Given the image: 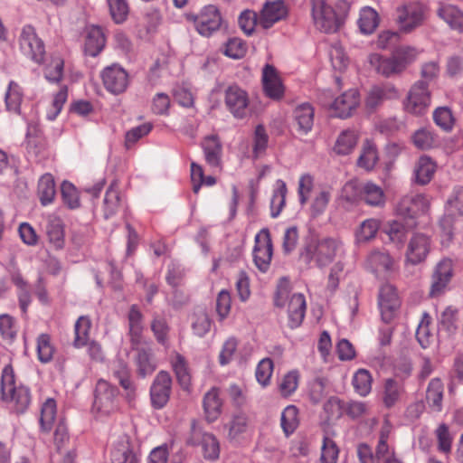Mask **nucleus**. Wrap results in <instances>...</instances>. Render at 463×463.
Listing matches in <instances>:
<instances>
[{"label": "nucleus", "mask_w": 463, "mask_h": 463, "mask_svg": "<svg viewBox=\"0 0 463 463\" xmlns=\"http://www.w3.org/2000/svg\"><path fill=\"white\" fill-rule=\"evenodd\" d=\"M339 243L332 238H311L299 253V260L309 266L313 260L319 268L329 265L335 259Z\"/></svg>", "instance_id": "f257e3e1"}, {"label": "nucleus", "mask_w": 463, "mask_h": 463, "mask_svg": "<svg viewBox=\"0 0 463 463\" xmlns=\"http://www.w3.org/2000/svg\"><path fill=\"white\" fill-rule=\"evenodd\" d=\"M312 5V16L316 26L325 33H335L344 24L347 13V5L343 3V8L339 12L335 10L327 0H310Z\"/></svg>", "instance_id": "f03ea898"}, {"label": "nucleus", "mask_w": 463, "mask_h": 463, "mask_svg": "<svg viewBox=\"0 0 463 463\" xmlns=\"http://www.w3.org/2000/svg\"><path fill=\"white\" fill-rule=\"evenodd\" d=\"M319 102L334 111V116L340 118L351 117L360 104V93L356 89H350L334 99L330 90H324L318 96Z\"/></svg>", "instance_id": "7ed1b4c3"}, {"label": "nucleus", "mask_w": 463, "mask_h": 463, "mask_svg": "<svg viewBox=\"0 0 463 463\" xmlns=\"http://www.w3.org/2000/svg\"><path fill=\"white\" fill-rule=\"evenodd\" d=\"M1 393L4 401L14 402V409L18 413H23L31 402L29 389L24 386H15L14 373L10 364L6 365L2 373Z\"/></svg>", "instance_id": "20e7f679"}, {"label": "nucleus", "mask_w": 463, "mask_h": 463, "mask_svg": "<svg viewBox=\"0 0 463 463\" xmlns=\"http://www.w3.org/2000/svg\"><path fill=\"white\" fill-rule=\"evenodd\" d=\"M429 207L430 202L424 194H410L398 202L396 213L404 222H408V227H416V219L425 213Z\"/></svg>", "instance_id": "39448f33"}, {"label": "nucleus", "mask_w": 463, "mask_h": 463, "mask_svg": "<svg viewBox=\"0 0 463 463\" xmlns=\"http://www.w3.org/2000/svg\"><path fill=\"white\" fill-rule=\"evenodd\" d=\"M100 77L104 88L114 95L124 93L129 85V75L119 64L113 63L105 67Z\"/></svg>", "instance_id": "423d86ee"}, {"label": "nucleus", "mask_w": 463, "mask_h": 463, "mask_svg": "<svg viewBox=\"0 0 463 463\" xmlns=\"http://www.w3.org/2000/svg\"><path fill=\"white\" fill-rule=\"evenodd\" d=\"M431 95L426 81L418 80L411 88L405 109L413 115H422L430 105Z\"/></svg>", "instance_id": "0eeeda50"}, {"label": "nucleus", "mask_w": 463, "mask_h": 463, "mask_svg": "<svg viewBox=\"0 0 463 463\" xmlns=\"http://www.w3.org/2000/svg\"><path fill=\"white\" fill-rule=\"evenodd\" d=\"M20 48L24 55L30 57L36 63L43 61L45 49L43 42L37 36L31 25L23 28L19 38Z\"/></svg>", "instance_id": "6e6552de"}, {"label": "nucleus", "mask_w": 463, "mask_h": 463, "mask_svg": "<svg viewBox=\"0 0 463 463\" xmlns=\"http://www.w3.org/2000/svg\"><path fill=\"white\" fill-rule=\"evenodd\" d=\"M272 254L273 245L269 232L268 229H262L255 237L253 249L254 263L261 272H266L269 269Z\"/></svg>", "instance_id": "1a4fd4ad"}, {"label": "nucleus", "mask_w": 463, "mask_h": 463, "mask_svg": "<svg viewBox=\"0 0 463 463\" xmlns=\"http://www.w3.org/2000/svg\"><path fill=\"white\" fill-rule=\"evenodd\" d=\"M172 392V377L166 371H160L150 388L151 404L155 409L164 408Z\"/></svg>", "instance_id": "9d476101"}, {"label": "nucleus", "mask_w": 463, "mask_h": 463, "mask_svg": "<svg viewBox=\"0 0 463 463\" xmlns=\"http://www.w3.org/2000/svg\"><path fill=\"white\" fill-rule=\"evenodd\" d=\"M453 277V263L449 259H442L434 267L431 275L430 297L436 298L444 293Z\"/></svg>", "instance_id": "9b49d317"}, {"label": "nucleus", "mask_w": 463, "mask_h": 463, "mask_svg": "<svg viewBox=\"0 0 463 463\" xmlns=\"http://www.w3.org/2000/svg\"><path fill=\"white\" fill-rule=\"evenodd\" d=\"M224 102L235 118H244L248 115L249 97L238 85H231L225 90Z\"/></svg>", "instance_id": "f8f14e48"}, {"label": "nucleus", "mask_w": 463, "mask_h": 463, "mask_svg": "<svg viewBox=\"0 0 463 463\" xmlns=\"http://www.w3.org/2000/svg\"><path fill=\"white\" fill-rule=\"evenodd\" d=\"M118 389L105 380L98 381L95 389L94 408L109 414L117 407Z\"/></svg>", "instance_id": "ddd939ff"}, {"label": "nucleus", "mask_w": 463, "mask_h": 463, "mask_svg": "<svg viewBox=\"0 0 463 463\" xmlns=\"http://www.w3.org/2000/svg\"><path fill=\"white\" fill-rule=\"evenodd\" d=\"M222 22L220 11L213 5L205 6L200 14L194 17L196 31L205 37L212 35L213 32L219 30Z\"/></svg>", "instance_id": "4468645a"}, {"label": "nucleus", "mask_w": 463, "mask_h": 463, "mask_svg": "<svg viewBox=\"0 0 463 463\" xmlns=\"http://www.w3.org/2000/svg\"><path fill=\"white\" fill-rule=\"evenodd\" d=\"M186 442L192 446L201 443L205 458L215 459L219 457L220 448L216 438L211 433L203 432L194 425L192 427L191 437Z\"/></svg>", "instance_id": "2eb2a0df"}, {"label": "nucleus", "mask_w": 463, "mask_h": 463, "mask_svg": "<svg viewBox=\"0 0 463 463\" xmlns=\"http://www.w3.org/2000/svg\"><path fill=\"white\" fill-rule=\"evenodd\" d=\"M288 15V8L283 0L267 1L260 14L259 24L269 29Z\"/></svg>", "instance_id": "dca6fc26"}, {"label": "nucleus", "mask_w": 463, "mask_h": 463, "mask_svg": "<svg viewBox=\"0 0 463 463\" xmlns=\"http://www.w3.org/2000/svg\"><path fill=\"white\" fill-rule=\"evenodd\" d=\"M379 305L383 320L385 323H389L393 318L394 312L400 307V300L396 289L392 285L385 284L381 287Z\"/></svg>", "instance_id": "f3484780"}, {"label": "nucleus", "mask_w": 463, "mask_h": 463, "mask_svg": "<svg viewBox=\"0 0 463 463\" xmlns=\"http://www.w3.org/2000/svg\"><path fill=\"white\" fill-rule=\"evenodd\" d=\"M425 8L418 3H411L403 7L402 13L399 15L401 30L409 33L420 26L424 20Z\"/></svg>", "instance_id": "a211bd4d"}, {"label": "nucleus", "mask_w": 463, "mask_h": 463, "mask_svg": "<svg viewBox=\"0 0 463 463\" xmlns=\"http://www.w3.org/2000/svg\"><path fill=\"white\" fill-rule=\"evenodd\" d=\"M430 251V238L422 233L414 234L408 244L406 259L416 265L422 262Z\"/></svg>", "instance_id": "6ab92c4d"}, {"label": "nucleus", "mask_w": 463, "mask_h": 463, "mask_svg": "<svg viewBox=\"0 0 463 463\" xmlns=\"http://www.w3.org/2000/svg\"><path fill=\"white\" fill-rule=\"evenodd\" d=\"M262 84L265 94L273 99H279L284 94V87L274 66L266 64L262 71Z\"/></svg>", "instance_id": "aec40b11"}, {"label": "nucleus", "mask_w": 463, "mask_h": 463, "mask_svg": "<svg viewBox=\"0 0 463 463\" xmlns=\"http://www.w3.org/2000/svg\"><path fill=\"white\" fill-rule=\"evenodd\" d=\"M288 326L290 328L298 327L305 317L306 313V299L303 294H293L289 299L288 307Z\"/></svg>", "instance_id": "412c9836"}, {"label": "nucleus", "mask_w": 463, "mask_h": 463, "mask_svg": "<svg viewBox=\"0 0 463 463\" xmlns=\"http://www.w3.org/2000/svg\"><path fill=\"white\" fill-rule=\"evenodd\" d=\"M205 160L211 166L217 167L221 165L222 145L217 135H211L203 139L202 144Z\"/></svg>", "instance_id": "4be33fe9"}, {"label": "nucleus", "mask_w": 463, "mask_h": 463, "mask_svg": "<svg viewBox=\"0 0 463 463\" xmlns=\"http://www.w3.org/2000/svg\"><path fill=\"white\" fill-rule=\"evenodd\" d=\"M398 92L393 86L373 87L368 93L365 106L369 111H374L385 99L397 98Z\"/></svg>", "instance_id": "5701e85b"}, {"label": "nucleus", "mask_w": 463, "mask_h": 463, "mask_svg": "<svg viewBox=\"0 0 463 463\" xmlns=\"http://www.w3.org/2000/svg\"><path fill=\"white\" fill-rule=\"evenodd\" d=\"M370 63L376 71L383 77L389 78L402 72V66H399L393 55L390 58H383L379 54H371Z\"/></svg>", "instance_id": "b1692460"}, {"label": "nucleus", "mask_w": 463, "mask_h": 463, "mask_svg": "<svg viewBox=\"0 0 463 463\" xmlns=\"http://www.w3.org/2000/svg\"><path fill=\"white\" fill-rule=\"evenodd\" d=\"M128 319L131 345L137 346L141 343L144 326L143 315L137 305H132L130 307Z\"/></svg>", "instance_id": "393cba45"}, {"label": "nucleus", "mask_w": 463, "mask_h": 463, "mask_svg": "<svg viewBox=\"0 0 463 463\" xmlns=\"http://www.w3.org/2000/svg\"><path fill=\"white\" fill-rule=\"evenodd\" d=\"M132 349L137 351L135 361L137 374L141 378L152 374L156 368V364L153 359L152 350L150 348H139L138 345L132 346Z\"/></svg>", "instance_id": "a878e982"}, {"label": "nucleus", "mask_w": 463, "mask_h": 463, "mask_svg": "<svg viewBox=\"0 0 463 463\" xmlns=\"http://www.w3.org/2000/svg\"><path fill=\"white\" fill-rule=\"evenodd\" d=\"M105 43L106 39L101 28L92 26L87 33L84 52L87 55L95 57L103 50Z\"/></svg>", "instance_id": "bb28decb"}, {"label": "nucleus", "mask_w": 463, "mask_h": 463, "mask_svg": "<svg viewBox=\"0 0 463 463\" xmlns=\"http://www.w3.org/2000/svg\"><path fill=\"white\" fill-rule=\"evenodd\" d=\"M404 393L403 383L395 378H388L383 385V402L387 408L393 407Z\"/></svg>", "instance_id": "cd10ccee"}, {"label": "nucleus", "mask_w": 463, "mask_h": 463, "mask_svg": "<svg viewBox=\"0 0 463 463\" xmlns=\"http://www.w3.org/2000/svg\"><path fill=\"white\" fill-rule=\"evenodd\" d=\"M436 165L428 156H421L416 162L413 174L414 182L420 185H425L430 182L435 173Z\"/></svg>", "instance_id": "c85d7f7f"}, {"label": "nucleus", "mask_w": 463, "mask_h": 463, "mask_svg": "<svg viewBox=\"0 0 463 463\" xmlns=\"http://www.w3.org/2000/svg\"><path fill=\"white\" fill-rule=\"evenodd\" d=\"M294 119L298 129L303 134L309 132L314 123V109L307 103L298 106L294 110Z\"/></svg>", "instance_id": "c756f323"}, {"label": "nucleus", "mask_w": 463, "mask_h": 463, "mask_svg": "<svg viewBox=\"0 0 463 463\" xmlns=\"http://www.w3.org/2000/svg\"><path fill=\"white\" fill-rule=\"evenodd\" d=\"M222 406L218 389H211L203 397V409L208 421H214L221 415Z\"/></svg>", "instance_id": "7c9ffc66"}, {"label": "nucleus", "mask_w": 463, "mask_h": 463, "mask_svg": "<svg viewBox=\"0 0 463 463\" xmlns=\"http://www.w3.org/2000/svg\"><path fill=\"white\" fill-rule=\"evenodd\" d=\"M414 227H408V222L393 221L385 228L390 241L394 243L398 248H402L407 239L408 232Z\"/></svg>", "instance_id": "2f4dec72"}, {"label": "nucleus", "mask_w": 463, "mask_h": 463, "mask_svg": "<svg viewBox=\"0 0 463 463\" xmlns=\"http://www.w3.org/2000/svg\"><path fill=\"white\" fill-rule=\"evenodd\" d=\"M379 160L375 145L366 139L362 147L361 155L357 159V165L365 171H372Z\"/></svg>", "instance_id": "473e14b6"}, {"label": "nucleus", "mask_w": 463, "mask_h": 463, "mask_svg": "<svg viewBox=\"0 0 463 463\" xmlns=\"http://www.w3.org/2000/svg\"><path fill=\"white\" fill-rule=\"evenodd\" d=\"M131 457H137L131 449L129 437L123 435L111 450V463H128Z\"/></svg>", "instance_id": "72a5a7b5"}, {"label": "nucleus", "mask_w": 463, "mask_h": 463, "mask_svg": "<svg viewBox=\"0 0 463 463\" xmlns=\"http://www.w3.org/2000/svg\"><path fill=\"white\" fill-rule=\"evenodd\" d=\"M120 205V195L118 187V182L113 181L109 186L104 198V218L109 219L113 216Z\"/></svg>", "instance_id": "f704fd0d"}, {"label": "nucleus", "mask_w": 463, "mask_h": 463, "mask_svg": "<svg viewBox=\"0 0 463 463\" xmlns=\"http://www.w3.org/2000/svg\"><path fill=\"white\" fill-rule=\"evenodd\" d=\"M443 383L439 378L432 379L426 392V401L435 411L442 410Z\"/></svg>", "instance_id": "c9c22d12"}, {"label": "nucleus", "mask_w": 463, "mask_h": 463, "mask_svg": "<svg viewBox=\"0 0 463 463\" xmlns=\"http://www.w3.org/2000/svg\"><path fill=\"white\" fill-rule=\"evenodd\" d=\"M37 194L43 205L51 203L56 194L55 182L52 175H43L38 182Z\"/></svg>", "instance_id": "e433bc0d"}, {"label": "nucleus", "mask_w": 463, "mask_h": 463, "mask_svg": "<svg viewBox=\"0 0 463 463\" xmlns=\"http://www.w3.org/2000/svg\"><path fill=\"white\" fill-rule=\"evenodd\" d=\"M438 14L451 28L463 32V13L454 5H444L439 8Z\"/></svg>", "instance_id": "4c0bfd02"}, {"label": "nucleus", "mask_w": 463, "mask_h": 463, "mask_svg": "<svg viewBox=\"0 0 463 463\" xmlns=\"http://www.w3.org/2000/svg\"><path fill=\"white\" fill-rule=\"evenodd\" d=\"M379 24V16L377 12L372 7H364L360 12L358 25L360 31L364 34L373 33Z\"/></svg>", "instance_id": "58836bf2"}, {"label": "nucleus", "mask_w": 463, "mask_h": 463, "mask_svg": "<svg viewBox=\"0 0 463 463\" xmlns=\"http://www.w3.org/2000/svg\"><path fill=\"white\" fill-rule=\"evenodd\" d=\"M357 135L351 130L343 131L336 139L334 151L337 155L345 156L350 154L357 144Z\"/></svg>", "instance_id": "ea45409f"}, {"label": "nucleus", "mask_w": 463, "mask_h": 463, "mask_svg": "<svg viewBox=\"0 0 463 463\" xmlns=\"http://www.w3.org/2000/svg\"><path fill=\"white\" fill-rule=\"evenodd\" d=\"M21 87L14 81H10L5 93V106L10 112L20 114V106L23 100Z\"/></svg>", "instance_id": "a19ab883"}, {"label": "nucleus", "mask_w": 463, "mask_h": 463, "mask_svg": "<svg viewBox=\"0 0 463 463\" xmlns=\"http://www.w3.org/2000/svg\"><path fill=\"white\" fill-rule=\"evenodd\" d=\"M46 234L49 242L57 250L64 246V231L61 222L58 219L52 220L46 226Z\"/></svg>", "instance_id": "79ce46f5"}, {"label": "nucleus", "mask_w": 463, "mask_h": 463, "mask_svg": "<svg viewBox=\"0 0 463 463\" xmlns=\"http://www.w3.org/2000/svg\"><path fill=\"white\" fill-rule=\"evenodd\" d=\"M362 200L371 206H382L384 204L385 196L380 186L366 183L364 184Z\"/></svg>", "instance_id": "37998d69"}, {"label": "nucleus", "mask_w": 463, "mask_h": 463, "mask_svg": "<svg viewBox=\"0 0 463 463\" xmlns=\"http://www.w3.org/2000/svg\"><path fill=\"white\" fill-rule=\"evenodd\" d=\"M91 322L88 317L81 316L75 323V338L73 345L77 348L82 347L88 344L89 333L90 330Z\"/></svg>", "instance_id": "c03bdc74"}, {"label": "nucleus", "mask_w": 463, "mask_h": 463, "mask_svg": "<svg viewBox=\"0 0 463 463\" xmlns=\"http://www.w3.org/2000/svg\"><path fill=\"white\" fill-rule=\"evenodd\" d=\"M56 416V402L54 399H47L41 408L40 424L44 431H49Z\"/></svg>", "instance_id": "a18cd8bd"}, {"label": "nucleus", "mask_w": 463, "mask_h": 463, "mask_svg": "<svg viewBox=\"0 0 463 463\" xmlns=\"http://www.w3.org/2000/svg\"><path fill=\"white\" fill-rule=\"evenodd\" d=\"M212 320L204 310H199L193 316L192 329L199 337L204 336L211 328Z\"/></svg>", "instance_id": "49530a36"}, {"label": "nucleus", "mask_w": 463, "mask_h": 463, "mask_svg": "<svg viewBox=\"0 0 463 463\" xmlns=\"http://www.w3.org/2000/svg\"><path fill=\"white\" fill-rule=\"evenodd\" d=\"M364 184L357 180H350L345 184L341 191V197L348 203H356L362 200Z\"/></svg>", "instance_id": "de8ad7c7"}, {"label": "nucleus", "mask_w": 463, "mask_h": 463, "mask_svg": "<svg viewBox=\"0 0 463 463\" xmlns=\"http://www.w3.org/2000/svg\"><path fill=\"white\" fill-rule=\"evenodd\" d=\"M278 189L274 192L271 203V217L276 218L279 215L286 203L287 186L282 180L278 181Z\"/></svg>", "instance_id": "09e8293b"}, {"label": "nucleus", "mask_w": 463, "mask_h": 463, "mask_svg": "<svg viewBox=\"0 0 463 463\" xmlns=\"http://www.w3.org/2000/svg\"><path fill=\"white\" fill-rule=\"evenodd\" d=\"M433 120L444 131H450L455 119L452 111L449 107L437 108L433 112Z\"/></svg>", "instance_id": "8fccbe9b"}, {"label": "nucleus", "mask_w": 463, "mask_h": 463, "mask_svg": "<svg viewBox=\"0 0 463 463\" xmlns=\"http://www.w3.org/2000/svg\"><path fill=\"white\" fill-rule=\"evenodd\" d=\"M368 262L374 271H387L392 266V260L389 253L384 251L374 250L369 258Z\"/></svg>", "instance_id": "3c124183"}, {"label": "nucleus", "mask_w": 463, "mask_h": 463, "mask_svg": "<svg viewBox=\"0 0 463 463\" xmlns=\"http://www.w3.org/2000/svg\"><path fill=\"white\" fill-rule=\"evenodd\" d=\"M355 391L362 396L367 395L372 389V376L365 369H359L353 379Z\"/></svg>", "instance_id": "603ef678"}, {"label": "nucleus", "mask_w": 463, "mask_h": 463, "mask_svg": "<svg viewBox=\"0 0 463 463\" xmlns=\"http://www.w3.org/2000/svg\"><path fill=\"white\" fill-rule=\"evenodd\" d=\"M298 411L296 406H288L281 414V427L286 435L291 434L298 427Z\"/></svg>", "instance_id": "864d4df0"}, {"label": "nucleus", "mask_w": 463, "mask_h": 463, "mask_svg": "<svg viewBox=\"0 0 463 463\" xmlns=\"http://www.w3.org/2000/svg\"><path fill=\"white\" fill-rule=\"evenodd\" d=\"M38 358L42 363H48L52 359L54 348L51 344V337L47 334H42L37 339Z\"/></svg>", "instance_id": "5fc2aeb1"}, {"label": "nucleus", "mask_w": 463, "mask_h": 463, "mask_svg": "<svg viewBox=\"0 0 463 463\" xmlns=\"http://www.w3.org/2000/svg\"><path fill=\"white\" fill-rule=\"evenodd\" d=\"M173 368L180 386L184 390H188L191 382V376L188 373L185 360L182 355L178 354L176 356V360L173 364Z\"/></svg>", "instance_id": "6e6d98bb"}, {"label": "nucleus", "mask_w": 463, "mask_h": 463, "mask_svg": "<svg viewBox=\"0 0 463 463\" xmlns=\"http://www.w3.org/2000/svg\"><path fill=\"white\" fill-rule=\"evenodd\" d=\"M61 198L69 208L75 209L80 206V198L76 187L70 182L64 181L61 186Z\"/></svg>", "instance_id": "4d7b16f0"}, {"label": "nucleus", "mask_w": 463, "mask_h": 463, "mask_svg": "<svg viewBox=\"0 0 463 463\" xmlns=\"http://www.w3.org/2000/svg\"><path fill=\"white\" fill-rule=\"evenodd\" d=\"M260 15L252 10H244L239 16L238 23L241 29L250 35L254 32L255 26L259 24Z\"/></svg>", "instance_id": "13d9d810"}, {"label": "nucleus", "mask_w": 463, "mask_h": 463, "mask_svg": "<svg viewBox=\"0 0 463 463\" xmlns=\"http://www.w3.org/2000/svg\"><path fill=\"white\" fill-rule=\"evenodd\" d=\"M417 54L418 52L415 48L410 46H402L397 48L392 55L398 62L399 66H402V70L403 71L406 67L415 60Z\"/></svg>", "instance_id": "bf43d9fd"}, {"label": "nucleus", "mask_w": 463, "mask_h": 463, "mask_svg": "<svg viewBox=\"0 0 463 463\" xmlns=\"http://www.w3.org/2000/svg\"><path fill=\"white\" fill-rule=\"evenodd\" d=\"M112 19L117 23H123L128 14V5L126 0H107Z\"/></svg>", "instance_id": "052dcab7"}, {"label": "nucleus", "mask_w": 463, "mask_h": 463, "mask_svg": "<svg viewBox=\"0 0 463 463\" xmlns=\"http://www.w3.org/2000/svg\"><path fill=\"white\" fill-rule=\"evenodd\" d=\"M151 330L158 343L164 345L166 342L169 326L165 317L155 315L151 322Z\"/></svg>", "instance_id": "680f3d73"}, {"label": "nucleus", "mask_w": 463, "mask_h": 463, "mask_svg": "<svg viewBox=\"0 0 463 463\" xmlns=\"http://www.w3.org/2000/svg\"><path fill=\"white\" fill-rule=\"evenodd\" d=\"M379 229V223L374 219L366 220L360 225L356 232V239L359 242H365L374 238Z\"/></svg>", "instance_id": "e2e57ef3"}, {"label": "nucleus", "mask_w": 463, "mask_h": 463, "mask_svg": "<svg viewBox=\"0 0 463 463\" xmlns=\"http://www.w3.org/2000/svg\"><path fill=\"white\" fill-rule=\"evenodd\" d=\"M64 62L61 57H54L45 68V78L51 82H59L62 79Z\"/></svg>", "instance_id": "0e129e2a"}, {"label": "nucleus", "mask_w": 463, "mask_h": 463, "mask_svg": "<svg viewBox=\"0 0 463 463\" xmlns=\"http://www.w3.org/2000/svg\"><path fill=\"white\" fill-rule=\"evenodd\" d=\"M273 372V362L269 358L262 359L256 368V379L262 385L267 386L269 383Z\"/></svg>", "instance_id": "69168bd1"}, {"label": "nucleus", "mask_w": 463, "mask_h": 463, "mask_svg": "<svg viewBox=\"0 0 463 463\" xmlns=\"http://www.w3.org/2000/svg\"><path fill=\"white\" fill-rule=\"evenodd\" d=\"M412 371L411 362L409 358L401 356L397 358L393 363V373L395 379L403 383L407 379Z\"/></svg>", "instance_id": "338daca9"}, {"label": "nucleus", "mask_w": 463, "mask_h": 463, "mask_svg": "<svg viewBox=\"0 0 463 463\" xmlns=\"http://www.w3.org/2000/svg\"><path fill=\"white\" fill-rule=\"evenodd\" d=\"M339 449L335 442L325 437L322 446L321 462L322 463H336Z\"/></svg>", "instance_id": "774afa93"}]
</instances>
